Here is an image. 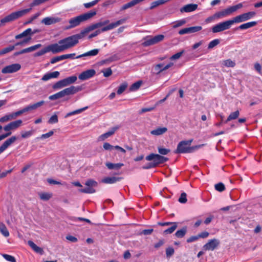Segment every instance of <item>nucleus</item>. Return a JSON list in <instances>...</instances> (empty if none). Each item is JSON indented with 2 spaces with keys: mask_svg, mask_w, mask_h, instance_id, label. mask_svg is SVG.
Wrapping results in <instances>:
<instances>
[{
  "mask_svg": "<svg viewBox=\"0 0 262 262\" xmlns=\"http://www.w3.org/2000/svg\"><path fill=\"white\" fill-rule=\"evenodd\" d=\"M84 29L80 33L74 34L58 41V43L52 44L56 53H60L67 49L72 48L78 43L79 40L87 34Z\"/></svg>",
  "mask_w": 262,
  "mask_h": 262,
  "instance_id": "nucleus-1",
  "label": "nucleus"
},
{
  "mask_svg": "<svg viewBox=\"0 0 262 262\" xmlns=\"http://www.w3.org/2000/svg\"><path fill=\"white\" fill-rule=\"evenodd\" d=\"M96 14V11L92 10L89 12L71 18L69 20V25L66 26L65 29L69 30L79 26L81 23L92 18Z\"/></svg>",
  "mask_w": 262,
  "mask_h": 262,
  "instance_id": "nucleus-2",
  "label": "nucleus"
},
{
  "mask_svg": "<svg viewBox=\"0 0 262 262\" xmlns=\"http://www.w3.org/2000/svg\"><path fill=\"white\" fill-rule=\"evenodd\" d=\"M192 140L181 141L174 151L175 154L191 153L198 149L200 146H190Z\"/></svg>",
  "mask_w": 262,
  "mask_h": 262,
  "instance_id": "nucleus-3",
  "label": "nucleus"
},
{
  "mask_svg": "<svg viewBox=\"0 0 262 262\" xmlns=\"http://www.w3.org/2000/svg\"><path fill=\"white\" fill-rule=\"evenodd\" d=\"M31 10V8L26 9L13 12L1 20V22L4 26L6 23L14 21L19 17L26 15Z\"/></svg>",
  "mask_w": 262,
  "mask_h": 262,
  "instance_id": "nucleus-4",
  "label": "nucleus"
},
{
  "mask_svg": "<svg viewBox=\"0 0 262 262\" xmlns=\"http://www.w3.org/2000/svg\"><path fill=\"white\" fill-rule=\"evenodd\" d=\"M125 21H126V19L123 18V19L118 20L115 22L111 23L108 25H106V26L102 27L100 30H96L93 33L91 34L89 36V38L90 39L93 37H94L97 36L98 34H99L101 32H106V31L112 30V29L117 27L119 25L123 24V23H124L125 22Z\"/></svg>",
  "mask_w": 262,
  "mask_h": 262,
  "instance_id": "nucleus-5",
  "label": "nucleus"
},
{
  "mask_svg": "<svg viewBox=\"0 0 262 262\" xmlns=\"http://www.w3.org/2000/svg\"><path fill=\"white\" fill-rule=\"evenodd\" d=\"M243 7L242 3H239L236 5L231 6L227 9H225L222 11L215 13V16L217 18H223L228 15H229L231 13L235 12L238 9H241Z\"/></svg>",
  "mask_w": 262,
  "mask_h": 262,
  "instance_id": "nucleus-6",
  "label": "nucleus"
},
{
  "mask_svg": "<svg viewBox=\"0 0 262 262\" xmlns=\"http://www.w3.org/2000/svg\"><path fill=\"white\" fill-rule=\"evenodd\" d=\"M233 23L232 19L219 23L212 28L213 33H218L229 29Z\"/></svg>",
  "mask_w": 262,
  "mask_h": 262,
  "instance_id": "nucleus-7",
  "label": "nucleus"
},
{
  "mask_svg": "<svg viewBox=\"0 0 262 262\" xmlns=\"http://www.w3.org/2000/svg\"><path fill=\"white\" fill-rule=\"evenodd\" d=\"M256 15V13L254 11H250L244 13L234 17L232 19V22L234 23H239L246 21L253 18Z\"/></svg>",
  "mask_w": 262,
  "mask_h": 262,
  "instance_id": "nucleus-8",
  "label": "nucleus"
},
{
  "mask_svg": "<svg viewBox=\"0 0 262 262\" xmlns=\"http://www.w3.org/2000/svg\"><path fill=\"white\" fill-rule=\"evenodd\" d=\"M146 160L149 161H152L156 167L160 164L166 162L168 159L158 154H150L145 158Z\"/></svg>",
  "mask_w": 262,
  "mask_h": 262,
  "instance_id": "nucleus-9",
  "label": "nucleus"
},
{
  "mask_svg": "<svg viewBox=\"0 0 262 262\" xmlns=\"http://www.w3.org/2000/svg\"><path fill=\"white\" fill-rule=\"evenodd\" d=\"M173 65L172 62L165 65L163 63H160L153 65L151 68V72L152 75H157L164 71H165Z\"/></svg>",
  "mask_w": 262,
  "mask_h": 262,
  "instance_id": "nucleus-10",
  "label": "nucleus"
},
{
  "mask_svg": "<svg viewBox=\"0 0 262 262\" xmlns=\"http://www.w3.org/2000/svg\"><path fill=\"white\" fill-rule=\"evenodd\" d=\"M164 36L162 34L156 35L154 37L147 36L144 39L142 45L144 47L150 46L156 44L163 40Z\"/></svg>",
  "mask_w": 262,
  "mask_h": 262,
  "instance_id": "nucleus-11",
  "label": "nucleus"
},
{
  "mask_svg": "<svg viewBox=\"0 0 262 262\" xmlns=\"http://www.w3.org/2000/svg\"><path fill=\"white\" fill-rule=\"evenodd\" d=\"M85 185L88 187L83 189H79V191L84 193H93L95 192V189L93 188V187L97 186V182L93 180H88L85 183Z\"/></svg>",
  "mask_w": 262,
  "mask_h": 262,
  "instance_id": "nucleus-12",
  "label": "nucleus"
},
{
  "mask_svg": "<svg viewBox=\"0 0 262 262\" xmlns=\"http://www.w3.org/2000/svg\"><path fill=\"white\" fill-rule=\"evenodd\" d=\"M220 244V242L218 239L213 238L208 241L205 244L203 248L205 251H213L217 248Z\"/></svg>",
  "mask_w": 262,
  "mask_h": 262,
  "instance_id": "nucleus-13",
  "label": "nucleus"
},
{
  "mask_svg": "<svg viewBox=\"0 0 262 262\" xmlns=\"http://www.w3.org/2000/svg\"><path fill=\"white\" fill-rule=\"evenodd\" d=\"M21 69V65L19 63H13L7 66L2 70L3 74H11L18 71Z\"/></svg>",
  "mask_w": 262,
  "mask_h": 262,
  "instance_id": "nucleus-14",
  "label": "nucleus"
},
{
  "mask_svg": "<svg viewBox=\"0 0 262 262\" xmlns=\"http://www.w3.org/2000/svg\"><path fill=\"white\" fill-rule=\"evenodd\" d=\"M109 24H110L109 19H105L104 20H101L99 22H97L95 24H92L91 25L85 28L84 29L85 30V32H86L88 33L90 32V31H92L96 29L100 28L103 26L105 27V26H106L105 25H108Z\"/></svg>",
  "mask_w": 262,
  "mask_h": 262,
  "instance_id": "nucleus-15",
  "label": "nucleus"
},
{
  "mask_svg": "<svg viewBox=\"0 0 262 262\" xmlns=\"http://www.w3.org/2000/svg\"><path fill=\"white\" fill-rule=\"evenodd\" d=\"M22 122L21 120H17L16 121L11 122L7 125H5L3 127V129L6 132H11V130H15L20 126Z\"/></svg>",
  "mask_w": 262,
  "mask_h": 262,
  "instance_id": "nucleus-16",
  "label": "nucleus"
},
{
  "mask_svg": "<svg viewBox=\"0 0 262 262\" xmlns=\"http://www.w3.org/2000/svg\"><path fill=\"white\" fill-rule=\"evenodd\" d=\"M17 140V137L15 136H12L9 139H7L0 146V155L7 148H8L11 145L15 142Z\"/></svg>",
  "mask_w": 262,
  "mask_h": 262,
  "instance_id": "nucleus-17",
  "label": "nucleus"
},
{
  "mask_svg": "<svg viewBox=\"0 0 262 262\" xmlns=\"http://www.w3.org/2000/svg\"><path fill=\"white\" fill-rule=\"evenodd\" d=\"M96 74V71L94 69H90L83 71L79 75L78 78L81 80H85L93 77Z\"/></svg>",
  "mask_w": 262,
  "mask_h": 262,
  "instance_id": "nucleus-18",
  "label": "nucleus"
},
{
  "mask_svg": "<svg viewBox=\"0 0 262 262\" xmlns=\"http://www.w3.org/2000/svg\"><path fill=\"white\" fill-rule=\"evenodd\" d=\"M82 88L80 86H71L62 90L64 96L73 95L78 92L81 91Z\"/></svg>",
  "mask_w": 262,
  "mask_h": 262,
  "instance_id": "nucleus-19",
  "label": "nucleus"
},
{
  "mask_svg": "<svg viewBox=\"0 0 262 262\" xmlns=\"http://www.w3.org/2000/svg\"><path fill=\"white\" fill-rule=\"evenodd\" d=\"M49 52H52L53 53L55 54V52L54 51L52 44L46 47L43 49H41V50L36 52L34 54V56L38 57V56H42V55H44L45 54L48 53Z\"/></svg>",
  "mask_w": 262,
  "mask_h": 262,
  "instance_id": "nucleus-20",
  "label": "nucleus"
},
{
  "mask_svg": "<svg viewBox=\"0 0 262 262\" xmlns=\"http://www.w3.org/2000/svg\"><path fill=\"white\" fill-rule=\"evenodd\" d=\"M60 20L58 17H47L41 20V23L46 25H51L59 22Z\"/></svg>",
  "mask_w": 262,
  "mask_h": 262,
  "instance_id": "nucleus-21",
  "label": "nucleus"
},
{
  "mask_svg": "<svg viewBox=\"0 0 262 262\" xmlns=\"http://www.w3.org/2000/svg\"><path fill=\"white\" fill-rule=\"evenodd\" d=\"M118 128L119 127L118 126L113 127L108 132L104 134H103L101 136H100L98 138V140L99 141H104L106 138L113 135L115 133V132L118 129Z\"/></svg>",
  "mask_w": 262,
  "mask_h": 262,
  "instance_id": "nucleus-22",
  "label": "nucleus"
},
{
  "mask_svg": "<svg viewBox=\"0 0 262 262\" xmlns=\"http://www.w3.org/2000/svg\"><path fill=\"white\" fill-rule=\"evenodd\" d=\"M59 74L60 73L58 71L47 73L42 76L41 80L46 81L52 78H56L59 76Z\"/></svg>",
  "mask_w": 262,
  "mask_h": 262,
  "instance_id": "nucleus-23",
  "label": "nucleus"
},
{
  "mask_svg": "<svg viewBox=\"0 0 262 262\" xmlns=\"http://www.w3.org/2000/svg\"><path fill=\"white\" fill-rule=\"evenodd\" d=\"M198 8V5L194 4H188L181 9V12H190L195 10Z\"/></svg>",
  "mask_w": 262,
  "mask_h": 262,
  "instance_id": "nucleus-24",
  "label": "nucleus"
},
{
  "mask_svg": "<svg viewBox=\"0 0 262 262\" xmlns=\"http://www.w3.org/2000/svg\"><path fill=\"white\" fill-rule=\"evenodd\" d=\"M99 52V49H95L89 51L86 53L77 56L75 58L78 59L85 56H94L97 55Z\"/></svg>",
  "mask_w": 262,
  "mask_h": 262,
  "instance_id": "nucleus-25",
  "label": "nucleus"
},
{
  "mask_svg": "<svg viewBox=\"0 0 262 262\" xmlns=\"http://www.w3.org/2000/svg\"><path fill=\"white\" fill-rule=\"evenodd\" d=\"M121 179V178L115 177H106L103 179L101 182L105 184H114L119 181Z\"/></svg>",
  "mask_w": 262,
  "mask_h": 262,
  "instance_id": "nucleus-26",
  "label": "nucleus"
},
{
  "mask_svg": "<svg viewBox=\"0 0 262 262\" xmlns=\"http://www.w3.org/2000/svg\"><path fill=\"white\" fill-rule=\"evenodd\" d=\"M167 131V128L165 127H158L150 132V134L154 136H160Z\"/></svg>",
  "mask_w": 262,
  "mask_h": 262,
  "instance_id": "nucleus-27",
  "label": "nucleus"
},
{
  "mask_svg": "<svg viewBox=\"0 0 262 262\" xmlns=\"http://www.w3.org/2000/svg\"><path fill=\"white\" fill-rule=\"evenodd\" d=\"M28 245L36 253L42 254L43 251V249L37 246L32 241H29L28 242Z\"/></svg>",
  "mask_w": 262,
  "mask_h": 262,
  "instance_id": "nucleus-28",
  "label": "nucleus"
},
{
  "mask_svg": "<svg viewBox=\"0 0 262 262\" xmlns=\"http://www.w3.org/2000/svg\"><path fill=\"white\" fill-rule=\"evenodd\" d=\"M33 34V33L32 31V29L31 28H28L23 31L21 33L16 35L15 36V38L16 39H19L23 37H27L28 35H30Z\"/></svg>",
  "mask_w": 262,
  "mask_h": 262,
  "instance_id": "nucleus-29",
  "label": "nucleus"
},
{
  "mask_svg": "<svg viewBox=\"0 0 262 262\" xmlns=\"http://www.w3.org/2000/svg\"><path fill=\"white\" fill-rule=\"evenodd\" d=\"M256 24H257V22L255 21H250V22H248V23H246L242 24L241 25H240L238 27L237 29H241V30H245V29H249L250 28H252V27L255 26Z\"/></svg>",
  "mask_w": 262,
  "mask_h": 262,
  "instance_id": "nucleus-30",
  "label": "nucleus"
},
{
  "mask_svg": "<svg viewBox=\"0 0 262 262\" xmlns=\"http://www.w3.org/2000/svg\"><path fill=\"white\" fill-rule=\"evenodd\" d=\"M105 165L109 169H119L122 166L124 165L123 163H112L110 162H107Z\"/></svg>",
  "mask_w": 262,
  "mask_h": 262,
  "instance_id": "nucleus-31",
  "label": "nucleus"
},
{
  "mask_svg": "<svg viewBox=\"0 0 262 262\" xmlns=\"http://www.w3.org/2000/svg\"><path fill=\"white\" fill-rule=\"evenodd\" d=\"M171 226L164 231V234H171L177 229L178 227V223L176 222H173L170 224Z\"/></svg>",
  "mask_w": 262,
  "mask_h": 262,
  "instance_id": "nucleus-32",
  "label": "nucleus"
},
{
  "mask_svg": "<svg viewBox=\"0 0 262 262\" xmlns=\"http://www.w3.org/2000/svg\"><path fill=\"white\" fill-rule=\"evenodd\" d=\"M77 79L76 76H72L63 79L66 85L68 86L74 83Z\"/></svg>",
  "mask_w": 262,
  "mask_h": 262,
  "instance_id": "nucleus-33",
  "label": "nucleus"
},
{
  "mask_svg": "<svg viewBox=\"0 0 262 262\" xmlns=\"http://www.w3.org/2000/svg\"><path fill=\"white\" fill-rule=\"evenodd\" d=\"M0 232L5 236L8 237L9 232L4 224L0 223Z\"/></svg>",
  "mask_w": 262,
  "mask_h": 262,
  "instance_id": "nucleus-34",
  "label": "nucleus"
},
{
  "mask_svg": "<svg viewBox=\"0 0 262 262\" xmlns=\"http://www.w3.org/2000/svg\"><path fill=\"white\" fill-rule=\"evenodd\" d=\"M64 97L62 90L49 96V99L50 100H55Z\"/></svg>",
  "mask_w": 262,
  "mask_h": 262,
  "instance_id": "nucleus-35",
  "label": "nucleus"
},
{
  "mask_svg": "<svg viewBox=\"0 0 262 262\" xmlns=\"http://www.w3.org/2000/svg\"><path fill=\"white\" fill-rule=\"evenodd\" d=\"M88 106H85L83 108L78 109L75 111L71 112L67 114V115L65 116V118L69 117V116H71L72 115H74L76 114H80V113H82L83 111L88 109Z\"/></svg>",
  "mask_w": 262,
  "mask_h": 262,
  "instance_id": "nucleus-36",
  "label": "nucleus"
},
{
  "mask_svg": "<svg viewBox=\"0 0 262 262\" xmlns=\"http://www.w3.org/2000/svg\"><path fill=\"white\" fill-rule=\"evenodd\" d=\"M239 115V112L238 111H236L230 114V115L228 117L226 121H225L226 123L234 119H236L238 117Z\"/></svg>",
  "mask_w": 262,
  "mask_h": 262,
  "instance_id": "nucleus-37",
  "label": "nucleus"
},
{
  "mask_svg": "<svg viewBox=\"0 0 262 262\" xmlns=\"http://www.w3.org/2000/svg\"><path fill=\"white\" fill-rule=\"evenodd\" d=\"M15 49V46H9L6 48H4L0 51V56L6 54L13 51Z\"/></svg>",
  "mask_w": 262,
  "mask_h": 262,
  "instance_id": "nucleus-38",
  "label": "nucleus"
},
{
  "mask_svg": "<svg viewBox=\"0 0 262 262\" xmlns=\"http://www.w3.org/2000/svg\"><path fill=\"white\" fill-rule=\"evenodd\" d=\"M187 232L186 227H184L181 230H178L176 233L175 235L178 238H182L185 236Z\"/></svg>",
  "mask_w": 262,
  "mask_h": 262,
  "instance_id": "nucleus-39",
  "label": "nucleus"
},
{
  "mask_svg": "<svg viewBox=\"0 0 262 262\" xmlns=\"http://www.w3.org/2000/svg\"><path fill=\"white\" fill-rule=\"evenodd\" d=\"M39 195L40 199L41 200L48 201L52 198V194L50 193L44 192V193H39Z\"/></svg>",
  "mask_w": 262,
  "mask_h": 262,
  "instance_id": "nucleus-40",
  "label": "nucleus"
},
{
  "mask_svg": "<svg viewBox=\"0 0 262 262\" xmlns=\"http://www.w3.org/2000/svg\"><path fill=\"white\" fill-rule=\"evenodd\" d=\"M65 86H66V85L64 81V80L62 79L55 83L53 86V88L54 89H59Z\"/></svg>",
  "mask_w": 262,
  "mask_h": 262,
  "instance_id": "nucleus-41",
  "label": "nucleus"
},
{
  "mask_svg": "<svg viewBox=\"0 0 262 262\" xmlns=\"http://www.w3.org/2000/svg\"><path fill=\"white\" fill-rule=\"evenodd\" d=\"M13 120L11 114H7L4 116L0 118V122L5 123L10 120Z\"/></svg>",
  "mask_w": 262,
  "mask_h": 262,
  "instance_id": "nucleus-42",
  "label": "nucleus"
},
{
  "mask_svg": "<svg viewBox=\"0 0 262 262\" xmlns=\"http://www.w3.org/2000/svg\"><path fill=\"white\" fill-rule=\"evenodd\" d=\"M142 84V81H138L134 83L130 87V90L131 91H135L139 89Z\"/></svg>",
  "mask_w": 262,
  "mask_h": 262,
  "instance_id": "nucleus-43",
  "label": "nucleus"
},
{
  "mask_svg": "<svg viewBox=\"0 0 262 262\" xmlns=\"http://www.w3.org/2000/svg\"><path fill=\"white\" fill-rule=\"evenodd\" d=\"M41 46V44H37L34 46L30 47L29 48L24 49V50H25V53H26L34 51L37 50V49L39 48Z\"/></svg>",
  "mask_w": 262,
  "mask_h": 262,
  "instance_id": "nucleus-44",
  "label": "nucleus"
},
{
  "mask_svg": "<svg viewBox=\"0 0 262 262\" xmlns=\"http://www.w3.org/2000/svg\"><path fill=\"white\" fill-rule=\"evenodd\" d=\"M127 84L126 82L122 83L118 88L117 93L118 95L121 94L126 89Z\"/></svg>",
  "mask_w": 262,
  "mask_h": 262,
  "instance_id": "nucleus-45",
  "label": "nucleus"
},
{
  "mask_svg": "<svg viewBox=\"0 0 262 262\" xmlns=\"http://www.w3.org/2000/svg\"><path fill=\"white\" fill-rule=\"evenodd\" d=\"M34 130H31L29 131L26 132H21V137L23 138H28L31 136L34 133Z\"/></svg>",
  "mask_w": 262,
  "mask_h": 262,
  "instance_id": "nucleus-46",
  "label": "nucleus"
},
{
  "mask_svg": "<svg viewBox=\"0 0 262 262\" xmlns=\"http://www.w3.org/2000/svg\"><path fill=\"white\" fill-rule=\"evenodd\" d=\"M26 112H27L26 111L25 107H24V108H23L19 111H18L16 112L11 113V114L13 119H15V118H16V117L17 116H20V115H21L23 113H25Z\"/></svg>",
  "mask_w": 262,
  "mask_h": 262,
  "instance_id": "nucleus-47",
  "label": "nucleus"
},
{
  "mask_svg": "<svg viewBox=\"0 0 262 262\" xmlns=\"http://www.w3.org/2000/svg\"><path fill=\"white\" fill-rule=\"evenodd\" d=\"M220 43V40L219 39H215L212 41H211L208 45V49H211L216 46L218 45Z\"/></svg>",
  "mask_w": 262,
  "mask_h": 262,
  "instance_id": "nucleus-48",
  "label": "nucleus"
},
{
  "mask_svg": "<svg viewBox=\"0 0 262 262\" xmlns=\"http://www.w3.org/2000/svg\"><path fill=\"white\" fill-rule=\"evenodd\" d=\"M224 65L227 67H234L235 63L231 59L225 60L223 61Z\"/></svg>",
  "mask_w": 262,
  "mask_h": 262,
  "instance_id": "nucleus-49",
  "label": "nucleus"
},
{
  "mask_svg": "<svg viewBox=\"0 0 262 262\" xmlns=\"http://www.w3.org/2000/svg\"><path fill=\"white\" fill-rule=\"evenodd\" d=\"M70 219V220H71L72 221H74V222H77V221H85V222H87L88 223H90V224L91 223V221L90 220L87 219H85V218H83V217H71Z\"/></svg>",
  "mask_w": 262,
  "mask_h": 262,
  "instance_id": "nucleus-50",
  "label": "nucleus"
},
{
  "mask_svg": "<svg viewBox=\"0 0 262 262\" xmlns=\"http://www.w3.org/2000/svg\"><path fill=\"white\" fill-rule=\"evenodd\" d=\"M58 121V116L57 114H54L48 120L49 124H54L57 123Z\"/></svg>",
  "mask_w": 262,
  "mask_h": 262,
  "instance_id": "nucleus-51",
  "label": "nucleus"
},
{
  "mask_svg": "<svg viewBox=\"0 0 262 262\" xmlns=\"http://www.w3.org/2000/svg\"><path fill=\"white\" fill-rule=\"evenodd\" d=\"M202 29L201 26H194L188 28L189 34L200 31Z\"/></svg>",
  "mask_w": 262,
  "mask_h": 262,
  "instance_id": "nucleus-52",
  "label": "nucleus"
},
{
  "mask_svg": "<svg viewBox=\"0 0 262 262\" xmlns=\"http://www.w3.org/2000/svg\"><path fill=\"white\" fill-rule=\"evenodd\" d=\"M62 60H64L63 55L52 58L51 59L50 62L52 64H54Z\"/></svg>",
  "mask_w": 262,
  "mask_h": 262,
  "instance_id": "nucleus-53",
  "label": "nucleus"
},
{
  "mask_svg": "<svg viewBox=\"0 0 262 262\" xmlns=\"http://www.w3.org/2000/svg\"><path fill=\"white\" fill-rule=\"evenodd\" d=\"M174 252V249L172 247H169L166 249V254L167 257H171Z\"/></svg>",
  "mask_w": 262,
  "mask_h": 262,
  "instance_id": "nucleus-54",
  "label": "nucleus"
},
{
  "mask_svg": "<svg viewBox=\"0 0 262 262\" xmlns=\"http://www.w3.org/2000/svg\"><path fill=\"white\" fill-rule=\"evenodd\" d=\"M215 188L216 190L222 192L225 189V187L222 183H219L215 185Z\"/></svg>",
  "mask_w": 262,
  "mask_h": 262,
  "instance_id": "nucleus-55",
  "label": "nucleus"
},
{
  "mask_svg": "<svg viewBox=\"0 0 262 262\" xmlns=\"http://www.w3.org/2000/svg\"><path fill=\"white\" fill-rule=\"evenodd\" d=\"M134 6H135V5H134V2H133V1L132 0V1L129 2V3H126V4H124V5H123L122 6L121 8V10H126V9H128V8H129L130 7H133Z\"/></svg>",
  "mask_w": 262,
  "mask_h": 262,
  "instance_id": "nucleus-56",
  "label": "nucleus"
},
{
  "mask_svg": "<svg viewBox=\"0 0 262 262\" xmlns=\"http://www.w3.org/2000/svg\"><path fill=\"white\" fill-rule=\"evenodd\" d=\"M187 195L185 192L181 193L180 197L179 199V202L181 203H185L187 202Z\"/></svg>",
  "mask_w": 262,
  "mask_h": 262,
  "instance_id": "nucleus-57",
  "label": "nucleus"
},
{
  "mask_svg": "<svg viewBox=\"0 0 262 262\" xmlns=\"http://www.w3.org/2000/svg\"><path fill=\"white\" fill-rule=\"evenodd\" d=\"M158 152L162 155H166L170 152V149L162 147H158Z\"/></svg>",
  "mask_w": 262,
  "mask_h": 262,
  "instance_id": "nucleus-58",
  "label": "nucleus"
},
{
  "mask_svg": "<svg viewBox=\"0 0 262 262\" xmlns=\"http://www.w3.org/2000/svg\"><path fill=\"white\" fill-rule=\"evenodd\" d=\"M99 0H95L90 3H85L84 4V6L86 8H90L95 5L99 2Z\"/></svg>",
  "mask_w": 262,
  "mask_h": 262,
  "instance_id": "nucleus-59",
  "label": "nucleus"
},
{
  "mask_svg": "<svg viewBox=\"0 0 262 262\" xmlns=\"http://www.w3.org/2000/svg\"><path fill=\"white\" fill-rule=\"evenodd\" d=\"M186 23V20L185 19H181L175 23V24L173 26V28H176L182 26L184 24Z\"/></svg>",
  "mask_w": 262,
  "mask_h": 262,
  "instance_id": "nucleus-60",
  "label": "nucleus"
},
{
  "mask_svg": "<svg viewBox=\"0 0 262 262\" xmlns=\"http://www.w3.org/2000/svg\"><path fill=\"white\" fill-rule=\"evenodd\" d=\"M184 53V51L182 50L181 52H178L174 55H173L170 59L171 60H176L178 59L179 58L181 57V56L182 55V54Z\"/></svg>",
  "mask_w": 262,
  "mask_h": 262,
  "instance_id": "nucleus-61",
  "label": "nucleus"
},
{
  "mask_svg": "<svg viewBox=\"0 0 262 262\" xmlns=\"http://www.w3.org/2000/svg\"><path fill=\"white\" fill-rule=\"evenodd\" d=\"M103 73V76L105 77H109L112 74V71L110 68H107L103 71H102Z\"/></svg>",
  "mask_w": 262,
  "mask_h": 262,
  "instance_id": "nucleus-62",
  "label": "nucleus"
},
{
  "mask_svg": "<svg viewBox=\"0 0 262 262\" xmlns=\"http://www.w3.org/2000/svg\"><path fill=\"white\" fill-rule=\"evenodd\" d=\"M53 134H54V132L53 130H51L46 134L41 135V136L40 137H38V138H40V139L48 138L51 137L53 135Z\"/></svg>",
  "mask_w": 262,
  "mask_h": 262,
  "instance_id": "nucleus-63",
  "label": "nucleus"
},
{
  "mask_svg": "<svg viewBox=\"0 0 262 262\" xmlns=\"http://www.w3.org/2000/svg\"><path fill=\"white\" fill-rule=\"evenodd\" d=\"M4 257L8 261L10 262H16V259L15 257L13 256L8 255V254H4L3 255Z\"/></svg>",
  "mask_w": 262,
  "mask_h": 262,
  "instance_id": "nucleus-64",
  "label": "nucleus"
}]
</instances>
